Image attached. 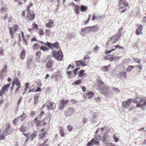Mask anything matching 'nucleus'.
<instances>
[{
    "mask_svg": "<svg viewBox=\"0 0 146 146\" xmlns=\"http://www.w3.org/2000/svg\"><path fill=\"white\" fill-rule=\"evenodd\" d=\"M82 80L81 79H79L78 80L75 81L74 82V84L76 85L80 84L82 82Z\"/></svg>",
    "mask_w": 146,
    "mask_h": 146,
    "instance_id": "obj_45",
    "label": "nucleus"
},
{
    "mask_svg": "<svg viewBox=\"0 0 146 146\" xmlns=\"http://www.w3.org/2000/svg\"><path fill=\"white\" fill-rule=\"evenodd\" d=\"M74 8L75 9L74 11L75 13L77 15L79 14L80 13L79 12V11L80 9V6L77 5V6H75Z\"/></svg>",
    "mask_w": 146,
    "mask_h": 146,
    "instance_id": "obj_31",
    "label": "nucleus"
},
{
    "mask_svg": "<svg viewBox=\"0 0 146 146\" xmlns=\"http://www.w3.org/2000/svg\"><path fill=\"white\" fill-rule=\"evenodd\" d=\"M30 114L31 116H34L35 115L36 112L34 111H31Z\"/></svg>",
    "mask_w": 146,
    "mask_h": 146,
    "instance_id": "obj_58",
    "label": "nucleus"
},
{
    "mask_svg": "<svg viewBox=\"0 0 146 146\" xmlns=\"http://www.w3.org/2000/svg\"><path fill=\"white\" fill-rule=\"evenodd\" d=\"M6 72H5L1 71L0 74V79L3 80L4 78Z\"/></svg>",
    "mask_w": 146,
    "mask_h": 146,
    "instance_id": "obj_33",
    "label": "nucleus"
},
{
    "mask_svg": "<svg viewBox=\"0 0 146 146\" xmlns=\"http://www.w3.org/2000/svg\"><path fill=\"white\" fill-rule=\"evenodd\" d=\"M18 29L17 25H15L13 27H9V33L11 35L12 38L13 37L14 34L17 31Z\"/></svg>",
    "mask_w": 146,
    "mask_h": 146,
    "instance_id": "obj_11",
    "label": "nucleus"
},
{
    "mask_svg": "<svg viewBox=\"0 0 146 146\" xmlns=\"http://www.w3.org/2000/svg\"><path fill=\"white\" fill-rule=\"evenodd\" d=\"M46 107L49 110H54L56 108L55 104L52 102H48L46 105Z\"/></svg>",
    "mask_w": 146,
    "mask_h": 146,
    "instance_id": "obj_13",
    "label": "nucleus"
},
{
    "mask_svg": "<svg viewBox=\"0 0 146 146\" xmlns=\"http://www.w3.org/2000/svg\"><path fill=\"white\" fill-rule=\"evenodd\" d=\"M123 30V28H122L121 27V28L119 31H118V33H117L118 35H121V32H122V31Z\"/></svg>",
    "mask_w": 146,
    "mask_h": 146,
    "instance_id": "obj_57",
    "label": "nucleus"
},
{
    "mask_svg": "<svg viewBox=\"0 0 146 146\" xmlns=\"http://www.w3.org/2000/svg\"><path fill=\"white\" fill-rule=\"evenodd\" d=\"M133 60L135 62L138 63H140L141 62L140 60L139 59L136 58H133Z\"/></svg>",
    "mask_w": 146,
    "mask_h": 146,
    "instance_id": "obj_51",
    "label": "nucleus"
},
{
    "mask_svg": "<svg viewBox=\"0 0 146 146\" xmlns=\"http://www.w3.org/2000/svg\"><path fill=\"white\" fill-rule=\"evenodd\" d=\"M85 70H81L78 72V76L79 77H81L85 75Z\"/></svg>",
    "mask_w": 146,
    "mask_h": 146,
    "instance_id": "obj_29",
    "label": "nucleus"
},
{
    "mask_svg": "<svg viewBox=\"0 0 146 146\" xmlns=\"http://www.w3.org/2000/svg\"><path fill=\"white\" fill-rule=\"evenodd\" d=\"M23 115H24L25 116L23 118H21L20 120L21 121H23L26 118V115H25V113H23Z\"/></svg>",
    "mask_w": 146,
    "mask_h": 146,
    "instance_id": "obj_59",
    "label": "nucleus"
},
{
    "mask_svg": "<svg viewBox=\"0 0 146 146\" xmlns=\"http://www.w3.org/2000/svg\"><path fill=\"white\" fill-rule=\"evenodd\" d=\"M90 31V27H87L82 28L81 29L80 34L82 35H83L86 33L89 32Z\"/></svg>",
    "mask_w": 146,
    "mask_h": 146,
    "instance_id": "obj_18",
    "label": "nucleus"
},
{
    "mask_svg": "<svg viewBox=\"0 0 146 146\" xmlns=\"http://www.w3.org/2000/svg\"><path fill=\"white\" fill-rule=\"evenodd\" d=\"M80 67H78L74 70L73 71L74 76H75L76 75V73L78 70H80Z\"/></svg>",
    "mask_w": 146,
    "mask_h": 146,
    "instance_id": "obj_50",
    "label": "nucleus"
},
{
    "mask_svg": "<svg viewBox=\"0 0 146 146\" xmlns=\"http://www.w3.org/2000/svg\"><path fill=\"white\" fill-rule=\"evenodd\" d=\"M52 56L55 58L58 61H61L63 58V55L61 50H54L52 52Z\"/></svg>",
    "mask_w": 146,
    "mask_h": 146,
    "instance_id": "obj_4",
    "label": "nucleus"
},
{
    "mask_svg": "<svg viewBox=\"0 0 146 146\" xmlns=\"http://www.w3.org/2000/svg\"><path fill=\"white\" fill-rule=\"evenodd\" d=\"M111 67V65H109L107 66H104L103 67V70L106 72H107L108 71V68H110Z\"/></svg>",
    "mask_w": 146,
    "mask_h": 146,
    "instance_id": "obj_39",
    "label": "nucleus"
},
{
    "mask_svg": "<svg viewBox=\"0 0 146 146\" xmlns=\"http://www.w3.org/2000/svg\"><path fill=\"white\" fill-rule=\"evenodd\" d=\"M99 48V47L96 46H95L94 48V51H96L97 50H98Z\"/></svg>",
    "mask_w": 146,
    "mask_h": 146,
    "instance_id": "obj_63",
    "label": "nucleus"
},
{
    "mask_svg": "<svg viewBox=\"0 0 146 146\" xmlns=\"http://www.w3.org/2000/svg\"><path fill=\"white\" fill-rule=\"evenodd\" d=\"M58 43L56 42L52 43H51L47 42H46V45L51 48L52 50L54 49L55 48L58 49Z\"/></svg>",
    "mask_w": 146,
    "mask_h": 146,
    "instance_id": "obj_9",
    "label": "nucleus"
},
{
    "mask_svg": "<svg viewBox=\"0 0 146 146\" xmlns=\"http://www.w3.org/2000/svg\"><path fill=\"white\" fill-rule=\"evenodd\" d=\"M46 135V133L44 131V129L42 128L41 129V133H40L39 136V139H42Z\"/></svg>",
    "mask_w": 146,
    "mask_h": 146,
    "instance_id": "obj_22",
    "label": "nucleus"
},
{
    "mask_svg": "<svg viewBox=\"0 0 146 146\" xmlns=\"http://www.w3.org/2000/svg\"><path fill=\"white\" fill-rule=\"evenodd\" d=\"M128 3L125 0H119L118 6L119 11L121 12H124L128 7Z\"/></svg>",
    "mask_w": 146,
    "mask_h": 146,
    "instance_id": "obj_5",
    "label": "nucleus"
},
{
    "mask_svg": "<svg viewBox=\"0 0 146 146\" xmlns=\"http://www.w3.org/2000/svg\"><path fill=\"white\" fill-rule=\"evenodd\" d=\"M17 87L15 90V92L17 93L18 92L20 88H21V83L19 79L17 78H15L12 82V86L11 88L10 92H12L13 89L15 88V85Z\"/></svg>",
    "mask_w": 146,
    "mask_h": 146,
    "instance_id": "obj_3",
    "label": "nucleus"
},
{
    "mask_svg": "<svg viewBox=\"0 0 146 146\" xmlns=\"http://www.w3.org/2000/svg\"><path fill=\"white\" fill-rule=\"evenodd\" d=\"M132 99L131 98L128 99L126 101H124L122 103L123 107L126 108L130 106L131 103Z\"/></svg>",
    "mask_w": 146,
    "mask_h": 146,
    "instance_id": "obj_16",
    "label": "nucleus"
},
{
    "mask_svg": "<svg viewBox=\"0 0 146 146\" xmlns=\"http://www.w3.org/2000/svg\"><path fill=\"white\" fill-rule=\"evenodd\" d=\"M90 58V57L88 55H86L84 56V60L88 59Z\"/></svg>",
    "mask_w": 146,
    "mask_h": 146,
    "instance_id": "obj_62",
    "label": "nucleus"
},
{
    "mask_svg": "<svg viewBox=\"0 0 146 146\" xmlns=\"http://www.w3.org/2000/svg\"><path fill=\"white\" fill-rule=\"evenodd\" d=\"M37 134V132L35 131H34L33 133L30 135L29 139L31 141H32L36 136Z\"/></svg>",
    "mask_w": 146,
    "mask_h": 146,
    "instance_id": "obj_24",
    "label": "nucleus"
},
{
    "mask_svg": "<svg viewBox=\"0 0 146 146\" xmlns=\"http://www.w3.org/2000/svg\"><path fill=\"white\" fill-rule=\"evenodd\" d=\"M135 66H129L127 69V72H130L133 68H135Z\"/></svg>",
    "mask_w": 146,
    "mask_h": 146,
    "instance_id": "obj_38",
    "label": "nucleus"
},
{
    "mask_svg": "<svg viewBox=\"0 0 146 146\" xmlns=\"http://www.w3.org/2000/svg\"><path fill=\"white\" fill-rule=\"evenodd\" d=\"M38 117H36L34 119V121L37 127L40 126L41 122L40 120H38Z\"/></svg>",
    "mask_w": 146,
    "mask_h": 146,
    "instance_id": "obj_27",
    "label": "nucleus"
},
{
    "mask_svg": "<svg viewBox=\"0 0 146 146\" xmlns=\"http://www.w3.org/2000/svg\"><path fill=\"white\" fill-rule=\"evenodd\" d=\"M111 56H111V55H107L105 56V59H109L110 60V58H111Z\"/></svg>",
    "mask_w": 146,
    "mask_h": 146,
    "instance_id": "obj_55",
    "label": "nucleus"
},
{
    "mask_svg": "<svg viewBox=\"0 0 146 146\" xmlns=\"http://www.w3.org/2000/svg\"><path fill=\"white\" fill-rule=\"evenodd\" d=\"M74 112V109L72 108H70L65 113V115L66 116H70Z\"/></svg>",
    "mask_w": 146,
    "mask_h": 146,
    "instance_id": "obj_19",
    "label": "nucleus"
},
{
    "mask_svg": "<svg viewBox=\"0 0 146 146\" xmlns=\"http://www.w3.org/2000/svg\"><path fill=\"white\" fill-rule=\"evenodd\" d=\"M22 100V98H19L17 102V105H19L20 103L21 102Z\"/></svg>",
    "mask_w": 146,
    "mask_h": 146,
    "instance_id": "obj_61",
    "label": "nucleus"
},
{
    "mask_svg": "<svg viewBox=\"0 0 146 146\" xmlns=\"http://www.w3.org/2000/svg\"><path fill=\"white\" fill-rule=\"evenodd\" d=\"M10 84L9 83L3 86L0 90V96L3 97L5 94V92H7L8 91L9 88Z\"/></svg>",
    "mask_w": 146,
    "mask_h": 146,
    "instance_id": "obj_7",
    "label": "nucleus"
},
{
    "mask_svg": "<svg viewBox=\"0 0 146 146\" xmlns=\"http://www.w3.org/2000/svg\"><path fill=\"white\" fill-rule=\"evenodd\" d=\"M69 100L62 99L60 101V105L59 108L60 110H63L65 106L68 103Z\"/></svg>",
    "mask_w": 146,
    "mask_h": 146,
    "instance_id": "obj_12",
    "label": "nucleus"
},
{
    "mask_svg": "<svg viewBox=\"0 0 146 146\" xmlns=\"http://www.w3.org/2000/svg\"><path fill=\"white\" fill-rule=\"evenodd\" d=\"M99 143L100 142L96 140L94 138H92L87 143V146H91L93 145H98Z\"/></svg>",
    "mask_w": 146,
    "mask_h": 146,
    "instance_id": "obj_15",
    "label": "nucleus"
},
{
    "mask_svg": "<svg viewBox=\"0 0 146 146\" xmlns=\"http://www.w3.org/2000/svg\"><path fill=\"white\" fill-rule=\"evenodd\" d=\"M121 36V35L117 34L111 37L107 42V47L111 48L112 47V45L115 43Z\"/></svg>",
    "mask_w": 146,
    "mask_h": 146,
    "instance_id": "obj_2",
    "label": "nucleus"
},
{
    "mask_svg": "<svg viewBox=\"0 0 146 146\" xmlns=\"http://www.w3.org/2000/svg\"><path fill=\"white\" fill-rule=\"evenodd\" d=\"M11 133L12 131L11 129L10 125L9 123H7L3 131L2 132L1 130H0V140H3L5 136Z\"/></svg>",
    "mask_w": 146,
    "mask_h": 146,
    "instance_id": "obj_1",
    "label": "nucleus"
},
{
    "mask_svg": "<svg viewBox=\"0 0 146 146\" xmlns=\"http://www.w3.org/2000/svg\"><path fill=\"white\" fill-rule=\"evenodd\" d=\"M40 96L39 94H36L34 96V103L35 104H37L38 102L39 97Z\"/></svg>",
    "mask_w": 146,
    "mask_h": 146,
    "instance_id": "obj_28",
    "label": "nucleus"
},
{
    "mask_svg": "<svg viewBox=\"0 0 146 146\" xmlns=\"http://www.w3.org/2000/svg\"><path fill=\"white\" fill-rule=\"evenodd\" d=\"M68 130L69 131H71L73 129V127L70 125H68L67 126Z\"/></svg>",
    "mask_w": 146,
    "mask_h": 146,
    "instance_id": "obj_52",
    "label": "nucleus"
},
{
    "mask_svg": "<svg viewBox=\"0 0 146 146\" xmlns=\"http://www.w3.org/2000/svg\"><path fill=\"white\" fill-rule=\"evenodd\" d=\"M53 23L54 22L52 21H49L48 23L46 24V26L48 28H51Z\"/></svg>",
    "mask_w": 146,
    "mask_h": 146,
    "instance_id": "obj_35",
    "label": "nucleus"
},
{
    "mask_svg": "<svg viewBox=\"0 0 146 146\" xmlns=\"http://www.w3.org/2000/svg\"><path fill=\"white\" fill-rule=\"evenodd\" d=\"M97 82L98 84H96L94 86V87L95 86H98V88L99 87H100L101 86L104 85V82L102 81L99 78L96 79Z\"/></svg>",
    "mask_w": 146,
    "mask_h": 146,
    "instance_id": "obj_20",
    "label": "nucleus"
},
{
    "mask_svg": "<svg viewBox=\"0 0 146 146\" xmlns=\"http://www.w3.org/2000/svg\"><path fill=\"white\" fill-rule=\"evenodd\" d=\"M51 31V30H49V29H47L45 31V32L47 34V35H50V32Z\"/></svg>",
    "mask_w": 146,
    "mask_h": 146,
    "instance_id": "obj_60",
    "label": "nucleus"
},
{
    "mask_svg": "<svg viewBox=\"0 0 146 146\" xmlns=\"http://www.w3.org/2000/svg\"><path fill=\"white\" fill-rule=\"evenodd\" d=\"M111 56H112L111 57V58H110V61H112L113 60H119V56H113V55H111Z\"/></svg>",
    "mask_w": 146,
    "mask_h": 146,
    "instance_id": "obj_34",
    "label": "nucleus"
},
{
    "mask_svg": "<svg viewBox=\"0 0 146 146\" xmlns=\"http://www.w3.org/2000/svg\"><path fill=\"white\" fill-rule=\"evenodd\" d=\"M90 31L95 32L97 31L98 29V25H95L92 26H90Z\"/></svg>",
    "mask_w": 146,
    "mask_h": 146,
    "instance_id": "obj_23",
    "label": "nucleus"
},
{
    "mask_svg": "<svg viewBox=\"0 0 146 146\" xmlns=\"http://www.w3.org/2000/svg\"><path fill=\"white\" fill-rule=\"evenodd\" d=\"M27 18L31 20H33L35 17V14L34 13L32 14L29 11H28L27 15Z\"/></svg>",
    "mask_w": 146,
    "mask_h": 146,
    "instance_id": "obj_21",
    "label": "nucleus"
},
{
    "mask_svg": "<svg viewBox=\"0 0 146 146\" xmlns=\"http://www.w3.org/2000/svg\"><path fill=\"white\" fill-rule=\"evenodd\" d=\"M36 55L38 57H39L41 55V52L39 51L37 52H36Z\"/></svg>",
    "mask_w": 146,
    "mask_h": 146,
    "instance_id": "obj_64",
    "label": "nucleus"
},
{
    "mask_svg": "<svg viewBox=\"0 0 146 146\" xmlns=\"http://www.w3.org/2000/svg\"><path fill=\"white\" fill-rule=\"evenodd\" d=\"M7 65H4V66L3 68L1 70V71H2L3 72H7Z\"/></svg>",
    "mask_w": 146,
    "mask_h": 146,
    "instance_id": "obj_53",
    "label": "nucleus"
},
{
    "mask_svg": "<svg viewBox=\"0 0 146 146\" xmlns=\"http://www.w3.org/2000/svg\"><path fill=\"white\" fill-rule=\"evenodd\" d=\"M31 61L32 59H29L27 60V68H29V67L30 66V63L31 62Z\"/></svg>",
    "mask_w": 146,
    "mask_h": 146,
    "instance_id": "obj_46",
    "label": "nucleus"
},
{
    "mask_svg": "<svg viewBox=\"0 0 146 146\" xmlns=\"http://www.w3.org/2000/svg\"><path fill=\"white\" fill-rule=\"evenodd\" d=\"M33 4L32 3H31L28 6L27 8V11H29L30 10L29 9V8H30L31 7H32L33 6Z\"/></svg>",
    "mask_w": 146,
    "mask_h": 146,
    "instance_id": "obj_56",
    "label": "nucleus"
},
{
    "mask_svg": "<svg viewBox=\"0 0 146 146\" xmlns=\"http://www.w3.org/2000/svg\"><path fill=\"white\" fill-rule=\"evenodd\" d=\"M25 52L24 49H23L21 52L20 58L22 59H24L25 57Z\"/></svg>",
    "mask_w": 146,
    "mask_h": 146,
    "instance_id": "obj_32",
    "label": "nucleus"
},
{
    "mask_svg": "<svg viewBox=\"0 0 146 146\" xmlns=\"http://www.w3.org/2000/svg\"><path fill=\"white\" fill-rule=\"evenodd\" d=\"M94 94L93 92H89L87 94V95L89 96L88 98H92L94 96Z\"/></svg>",
    "mask_w": 146,
    "mask_h": 146,
    "instance_id": "obj_40",
    "label": "nucleus"
},
{
    "mask_svg": "<svg viewBox=\"0 0 146 146\" xmlns=\"http://www.w3.org/2000/svg\"><path fill=\"white\" fill-rule=\"evenodd\" d=\"M22 38L23 40V41L24 42V43L26 45L27 44V41L25 39V36L24 35V33L23 32H22Z\"/></svg>",
    "mask_w": 146,
    "mask_h": 146,
    "instance_id": "obj_49",
    "label": "nucleus"
},
{
    "mask_svg": "<svg viewBox=\"0 0 146 146\" xmlns=\"http://www.w3.org/2000/svg\"><path fill=\"white\" fill-rule=\"evenodd\" d=\"M88 7L87 6L84 5H82L80 7V11L82 12L85 11L87 9Z\"/></svg>",
    "mask_w": 146,
    "mask_h": 146,
    "instance_id": "obj_36",
    "label": "nucleus"
},
{
    "mask_svg": "<svg viewBox=\"0 0 146 146\" xmlns=\"http://www.w3.org/2000/svg\"><path fill=\"white\" fill-rule=\"evenodd\" d=\"M113 45H112V46H113ZM112 48V49L109 50H106L105 51V53L106 54H108V53H111V52L113 51H114L115 50L116 48H120L121 50H123V47H121L120 46H119V45H117L116 46H112L111 48Z\"/></svg>",
    "mask_w": 146,
    "mask_h": 146,
    "instance_id": "obj_14",
    "label": "nucleus"
},
{
    "mask_svg": "<svg viewBox=\"0 0 146 146\" xmlns=\"http://www.w3.org/2000/svg\"><path fill=\"white\" fill-rule=\"evenodd\" d=\"M19 120V119L18 117L15 118L13 121V123L14 125H16Z\"/></svg>",
    "mask_w": 146,
    "mask_h": 146,
    "instance_id": "obj_47",
    "label": "nucleus"
},
{
    "mask_svg": "<svg viewBox=\"0 0 146 146\" xmlns=\"http://www.w3.org/2000/svg\"><path fill=\"white\" fill-rule=\"evenodd\" d=\"M138 28L136 30V34L137 35L142 34V31L143 28V26L141 25H138Z\"/></svg>",
    "mask_w": 146,
    "mask_h": 146,
    "instance_id": "obj_17",
    "label": "nucleus"
},
{
    "mask_svg": "<svg viewBox=\"0 0 146 146\" xmlns=\"http://www.w3.org/2000/svg\"><path fill=\"white\" fill-rule=\"evenodd\" d=\"M120 76H123L124 78L127 77L126 72H122L119 74Z\"/></svg>",
    "mask_w": 146,
    "mask_h": 146,
    "instance_id": "obj_41",
    "label": "nucleus"
},
{
    "mask_svg": "<svg viewBox=\"0 0 146 146\" xmlns=\"http://www.w3.org/2000/svg\"><path fill=\"white\" fill-rule=\"evenodd\" d=\"M107 135V133H104L102 137V141L103 142H104L105 141H107L106 137Z\"/></svg>",
    "mask_w": 146,
    "mask_h": 146,
    "instance_id": "obj_42",
    "label": "nucleus"
},
{
    "mask_svg": "<svg viewBox=\"0 0 146 146\" xmlns=\"http://www.w3.org/2000/svg\"><path fill=\"white\" fill-rule=\"evenodd\" d=\"M20 130L21 131L23 132H25L27 130V127H25V124L23 123L22 124L20 128Z\"/></svg>",
    "mask_w": 146,
    "mask_h": 146,
    "instance_id": "obj_25",
    "label": "nucleus"
},
{
    "mask_svg": "<svg viewBox=\"0 0 146 146\" xmlns=\"http://www.w3.org/2000/svg\"><path fill=\"white\" fill-rule=\"evenodd\" d=\"M39 47V45L37 43H36L34 44L33 48L34 50H35L38 49Z\"/></svg>",
    "mask_w": 146,
    "mask_h": 146,
    "instance_id": "obj_44",
    "label": "nucleus"
},
{
    "mask_svg": "<svg viewBox=\"0 0 146 146\" xmlns=\"http://www.w3.org/2000/svg\"><path fill=\"white\" fill-rule=\"evenodd\" d=\"M52 61L50 60H49L46 65V67L47 68H50L52 67Z\"/></svg>",
    "mask_w": 146,
    "mask_h": 146,
    "instance_id": "obj_26",
    "label": "nucleus"
},
{
    "mask_svg": "<svg viewBox=\"0 0 146 146\" xmlns=\"http://www.w3.org/2000/svg\"><path fill=\"white\" fill-rule=\"evenodd\" d=\"M59 132L61 136L64 137V129L63 127H60Z\"/></svg>",
    "mask_w": 146,
    "mask_h": 146,
    "instance_id": "obj_30",
    "label": "nucleus"
},
{
    "mask_svg": "<svg viewBox=\"0 0 146 146\" xmlns=\"http://www.w3.org/2000/svg\"><path fill=\"white\" fill-rule=\"evenodd\" d=\"M48 139L45 140L43 143L40 144L39 146H48V144H46V143L48 141Z\"/></svg>",
    "mask_w": 146,
    "mask_h": 146,
    "instance_id": "obj_48",
    "label": "nucleus"
},
{
    "mask_svg": "<svg viewBox=\"0 0 146 146\" xmlns=\"http://www.w3.org/2000/svg\"><path fill=\"white\" fill-rule=\"evenodd\" d=\"M112 90L113 91H114L116 92H118L119 91V90L117 88H115L114 87H113L112 88Z\"/></svg>",
    "mask_w": 146,
    "mask_h": 146,
    "instance_id": "obj_54",
    "label": "nucleus"
},
{
    "mask_svg": "<svg viewBox=\"0 0 146 146\" xmlns=\"http://www.w3.org/2000/svg\"><path fill=\"white\" fill-rule=\"evenodd\" d=\"M109 87L107 85H105L101 88L99 87L98 89L100 92L102 94L107 96L109 92Z\"/></svg>",
    "mask_w": 146,
    "mask_h": 146,
    "instance_id": "obj_6",
    "label": "nucleus"
},
{
    "mask_svg": "<svg viewBox=\"0 0 146 146\" xmlns=\"http://www.w3.org/2000/svg\"><path fill=\"white\" fill-rule=\"evenodd\" d=\"M40 50H42L43 51H47L49 50L48 48H46V46H42L40 47Z\"/></svg>",
    "mask_w": 146,
    "mask_h": 146,
    "instance_id": "obj_37",
    "label": "nucleus"
},
{
    "mask_svg": "<svg viewBox=\"0 0 146 146\" xmlns=\"http://www.w3.org/2000/svg\"><path fill=\"white\" fill-rule=\"evenodd\" d=\"M146 106V97H144L141 99L137 104V107H140L141 108H143Z\"/></svg>",
    "mask_w": 146,
    "mask_h": 146,
    "instance_id": "obj_8",
    "label": "nucleus"
},
{
    "mask_svg": "<svg viewBox=\"0 0 146 146\" xmlns=\"http://www.w3.org/2000/svg\"><path fill=\"white\" fill-rule=\"evenodd\" d=\"M84 59L81 60L76 61L75 62L76 63V66H79L80 65L82 66H87L88 64V62L85 60Z\"/></svg>",
    "mask_w": 146,
    "mask_h": 146,
    "instance_id": "obj_10",
    "label": "nucleus"
},
{
    "mask_svg": "<svg viewBox=\"0 0 146 146\" xmlns=\"http://www.w3.org/2000/svg\"><path fill=\"white\" fill-rule=\"evenodd\" d=\"M104 144L105 146H115L114 144L110 142L105 143Z\"/></svg>",
    "mask_w": 146,
    "mask_h": 146,
    "instance_id": "obj_43",
    "label": "nucleus"
}]
</instances>
